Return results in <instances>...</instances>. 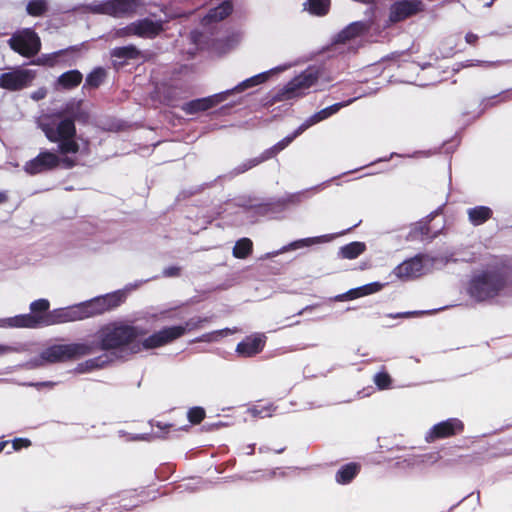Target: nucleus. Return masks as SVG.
I'll list each match as a JSON object with an SVG mask.
<instances>
[{"instance_id": "1", "label": "nucleus", "mask_w": 512, "mask_h": 512, "mask_svg": "<svg viewBox=\"0 0 512 512\" xmlns=\"http://www.w3.org/2000/svg\"><path fill=\"white\" fill-rule=\"evenodd\" d=\"M145 333L140 327L115 321L101 327L96 334L97 341L90 344L94 345L95 352L98 350L129 351L131 354H137L148 350L144 347V339L141 342L137 341Z\"/></svg>"}, {"instance_id": "2", "label": "nucleus", "mask_w": 512, "mask_h": 512, "mask_svg": "<svg viewBox=\"0 0 512 512\" xmlns=\"http://www.w3.org/2000/svg\"><path fill=\"white\" fill-rule=\"evenodd\" d=\"M511 281L512 266L505 261L496 262L471 279L468 292L477 301H485L498 296Z\"/></svg>"}, {"instance_id": "3", "label": "nucleus", "mask_w": 512, "mask_h": 512, "mask_svg": "<svg viewBox=\"0 0 512 512\" xmlns=\"http://www.w3.org/2000/svg\"><path fill=\"white\" fill-rule=\"evenodd\" d=\"M50 302L47 299H38L30 304L31 313L21 314L3 320V325L15 328H37L51 326Z\"/></svg>"}, {"instance_id": "4", "label": "nucleus", "mask_w": 512, "mask_h": 512, "mask_svg": "<svg viewBox=\"0 0 512 512\" xmlns=\"http://www.w3.org/2000/svg\"><path fill=\"white\" fill-rule=\"evenodd\" d=\"M209 318L196 317L185 322L184 325L167 326L161 330L154 332L150 336L144 338V347L147 349H156L168 345L175 340L181 338L187 331H192L202 327L204 322H208Z\"/></svg>"}, {"instance_id": "5", "label": "nucleus", "mask_w": 512, "mask_h": 512, "mask_svg": "<svg viewBox=\"0 0 512 512\" xmlns=\"http://www.w3.org/2000/svg\"><path fill=\"white\" fill-rule=\"evenodd\" d=\"M95 352L93 344L71 343L57 344L45 349L41 357L49 363L67 362Z\"/></svg>"}, {"instance_id": "6", "label": "nucleus", "mask_w": 512, "mask_h": 512, "mask_svg": "<svg viewBox=\"0 0 512 512\" xmlns=\"http://www.w3.org/2000/svg\"><path fill=\"white\" fill-rule=\"evenodd\" d=\"M319 80V71L314 68H307L299 75L290 80L278 95L279 100H290L306 95L307 90L314 86Z\"/></svg>"}, {"instance_id": "7", "label": "nucleus", "mask_w": 512, "mask_h": 512, "mask_svg": "<svg viewBox=\"0 0 512 512\" xmlns=\"http://www.w3.org/2000/svg\"><path fill=\"white\" fill-rule=\"evenodd\" d=\"M9 47L19 55L32 58L41 50V39L31 28L14 33L8 40Z\"/></svg>"}, {"instance_id": "8", "label": "nucleus", "mask_w": 512, "mask_h": 512, "mask_svg": "<svg viewBox=\"0 0 512 512\" xmlns=\"http://www.w3.org/2000/svg\"><path fill=\"white\" fill-rule=\"evenodd\" d=\"M139 6L140 0H106L90 7V11L114 18H124L133 16Z\"/></svg>"}, {"instance_id": "9", "label": "nucleus", "mask_w": 512, "mask_h": 512, "mask_svg": "<svg viewBox=\"0 0 512 512\" xmlns=\"http://www.w3.org/2000/svg\"><path fill=\"white\" fill-rule=\"evenodd\" d=\"M124 300L125 295L123 293L113 292L82 302L85 319L113 310L119 307Z\"/></svg>"}, {"instance_id": "10", "label": "nucleus", "mask_w": 512, "mask_h": 512, "mask_svg": "<svg viewBox=\"0 0 512 512\" xmlns=\"http://www.w3.org/2000/svg\"><path fill=\"white\" fill-rule=\"evenodd\" d=\"M35 77V71L16 67L0 75V88L8 91H20L31 86Z\"/></svg>"}, {"instance_id": "11", "label": "nucleus", "mask_w": 512, "mask_h": 512, "mask_svg": "<svg viewBox=\"0 0 512 512\" xmlns=\"http://www.w3.org/2000/svg\"><path fill=\"white\" fill-rule=\"evenodd\" d=\"M465 425L462 420L458 418H448L433 425L425 435L427 443H432L437 440L451 438L460 435L464 432Z\"/></svg>"}, {"instance_id": "12", "label": "nucleus", "mask_w": 512, "mask_h": 512, "mask_svg": "<svg viewBox=\"0 0 512 512\" xmlns=\"http://www.w3.org/2000/svg\"><path fill=\"white\" fill-rule=\"evenodd\" d=\"M61 159L58 155L48 150L41 151L35 158L27 161L24 171L29 175H37L51 171L59 167Z\"/></svg>"}, {"instance_id": "13", "label": "nucleus", "mask_w": 512, "mask_h": 512, "mask_svg": "<svg viewBox=\"0 0 512 512\" xmlns=\"http://www.w3.org/2000/svg\"><path fill=\"white\" fill-rule=\"evenodd\" d=\"M425 9V4L422 0H401L396 1L390 7L389 21L398 23L404 21Z\"/></svg>"}, {"instance_id": "14", "label": "nucleus", "mask_w": 512, "mask_h": 512, "mask_svg": "<svg viewBox=\"0 0 512 512\" xmlns=\"http://www.w3.org/2000/svg\"><path fill=\"white\" fill-rule=\"evenodd\" d=\"M79 113H73L71 117L62 119L56 127L44 126L43 131L47 139L51 142H58L64 138H75L76 126L75 120H79Z\"/></svg>"}, {"instance_id": "15", "label": "nucleus", "mask_w": 512, "mask_h": 512, "mask_svg": "<svg viewBox=\"0 0 512 512\" xmlns=\"http://www.w3.org/2000/svg\"><path fill=\"white\" fill-rule=\"evenodd\" d=\"M230 95L229 91L214 94L209 97L194 99L184 103L181 110L187 115H193L199 112H205L219 103L225 101L227 96Z\"/></svg>"}, {"instance_id": "16", "label": "nucleus", "mask_w": 512, "mask_h": 512, "mask_svg": "<svg viewBox=\"0 0 512 512\" xmlns=\"http://www.w3.org/2000/svg\"><path fill=\"white\" fill-rule=\"evenodd\" d=\"M424 256L418 254L397 265L393 274L400 280H409L422 275L424 269Z\"/></svg>"}, {"instance_id": "17", "label": "nucleus", "mask_w": 512, "mask_h": 512, "mask_svg": "<svg viewBox=\"0 0 512 512\" xmlns=\"http://www.w3.org/2000/svg\"><path fill=\"white\" fill-rule=\"evenodd\" d=\"M265 343L266 337L264 335L247 336L237 344L236 352L241 357H253L263 351Z\"/></svg>"}, {"instance_id": "18", "label": "nucleus", "mask_w": 512, "mask_h": 512, "mask_svg": "<svg viewBox=\"0 0 512 512\" xmlns=\"http://www.w3.org/2000/svg\"><path fill=\"white\" fill-rule=\"evenodd\" d=\"M51 325L74 322L85 319L82 304H76L65 308H58L51 311Z\"/></svg>"}, {"instance_id": "19", "label": "nucleus", "mask_w": 512, "mask_h": 512, "mask_svg": "<svg viewBox=\"0 0 512 512\" xmlns=\"http://www.w3.org/2000/svg\"><path fill=\"white\" fill-rule=\"evenodd\" d=\"M134 35L142 38H155L163 31L161 21H153L149 18L138 20L129 27Z\"/></svg>"}, {"instance_id": "20", "label": "nucleus", "mask_w": 512, "mask_h": 512, "mask_svg": "<svg viewBox=\"0 0 512 512\" xmlns=\"http://www.w3.org/2000/svg\"><path fill=\"white\" fill-rule=\"evenodd\" d=\"M432 221V218L430 219H422L418 222H416L410 229L409 234L407 236L408 240L416 241V240H432L436 238L440 230L433 231L430 226V222Z\"/></svg>"}, {"instance_id": "21", "label": "nucleus", "mask_w": 512, "mask_h": 512, "mask_svg": "<svg viewBox=\"0 0 512 512\" xmlns=\"http://www.w3.org/2000/svg\"><path fill=\"white\" fill-rule=\"evenodd\" d=\"M351 103V100L347 102L335 103L329 107H326L312 116H310L299 128H303V131L309 128L310 126L317 124L320 121H323L330 116L336 114L342 107Z\"/></svg>"}, {"instance_id": "22", "label": "nucleus", "mask_w": 512, "mask_h": 512, "mask_svg": "<svg viewBox=\"0 0 512 512\" xmlns=\"http://www.w3.org/2000/svg\"><path fill=\"white\" fill-rule=\"evenodd\" d=\"M233 12V4L226 0L208 11L204 17L206 23L219 22L226 19Z\"/></svg>"}, {"instance_id": "23", "label": "nucleus", "mask_w": 512, "mask_h": 512, "mask_svg": "<svg viewBox=\"0 0 512 512\" xmlns=\"http://www.w3.org/2000/svg\"><path fill=\"white\" fill-rule=\"evenodd\" d=\"M467 215L473 226H480L492 218L493 211L488 206H475L467 210Z\"/></svg>"}, {"instance_id": "24", "label": "nucleus", "mask_w": 512, "mask_h": 512, "mask_svg": "<svg viewBox=\"0 0 512 512\" xmlns=\"http://www.w3.org/2000/svg\"><path fill=\"white\" fill-rule=\"evenodd\" d=\"M303 132V128H299L295 130V132L289 136H286L279 142H277L272 147L266 149L263 151L260 155L262 156V159L265 161L275 157L278 153H280L282 150H284L297 136H299Z\"/></svg>"}, {"instance_id": "25", "label": "nucleus", "mask_w": 512, "mask_h": 512, "mask_svg": "<svg viewBox=\"0 0 512 512\" xmlns=\"http://www.w3.org/2000/svg\"><path fill=\"white\" fill-rule=\"evenodd\" d=\"M360 470V464L356 462L347 463L336 472L335 480L342 485L348 484L359 474Z\"/></svg>"}, {"instance_id": "26", "label": "nucleus", "mask_w": 512, "mask_h": 512, "mask_svg": "<svg viewBox=\"0 0 512 512\" xmlns=\"http://www.w3.org/2000/svg\"><path fill=\"white\" fill-rule=\"evenodd\" d=\"M83 75L79 70H69L61 74L57 79V84L65 90H71L81 84Z\"/></svg>"}, {"instance_id": "27", "label": "nucleus", "mask_w": 512, "mask_h": 512, "mask_svg": "<svg viewBox=\"0 0 512 512\" xmlns=\"http://www.w3.org/2000/svg\"><path fill=\"white\" fill-rule=\"evenodd\" d=\"M111 56L117 59L135 60L141 56V52L134 45H128L114 48Z\"/></svg>"}, {"instance_id": "28", "label": "nucleus", "mask_w": 512, "mask_h": 512, "mask_svg": "<svg viewBox=\"0 0 512 512\" xmlns=\"http://www.w3.org/2000/svg\"><path fill=\"white\" fill-rule=\"evenodd\" d=\"M366 250L363 242H351L340 248V255L345 259H355Z\"/></svg>"}, {"instance_id": "29", "label": "nucleus", "mask_w": 512, "mask_h": 512, "mask_svg": "<svg viewBox=\"0 0 512 512\" xmlns=\"http://www.w3.org/2000/svg\"><path fill=\"white\" fill-rule=\"evenodd\" d=\"M253 251V242L249 238L239 239L233 247V256L238 259L247 258Z\"/></svg>"}, {"instance_id": "30", "label": "nucleus", "mask_w": 512, "mask_h": 512, "mask_svg": "<svg viewBox=\"0 0 512 512\" xmlns=\"http://www.w3.org/2000/svg\"><path fill=\"white\" fill-rule=\"evenodd\" d=\"M79 48L77 46H70L67 49H62L57 52H54L52 54L43 55L42 57L38 58L37 60L33 61V64L36 65H46L49 67H53L56 64V58L60 55H64L68 52H77Z\"/></svg>"}, {"instance_id": "31", "label": "nucleus", "mask_w": 512, "mask_h": 512, "mask_svg": "<svg viewBox=\"0 0 512 512\" xmlns=\"http://www.w3.org/2000/svg\"><path fill=\"white\" fill-rule=\"evenodd\" d=\"M28 15L33 17H41L48 11L47 0H30L26 5Z\"/></svg>"}, {"instance_id": "32", "label": "nucleus", "mask_w": 512, "mask_h": 512, "mask_svg": "<svg viewBox=\"0 0 512 512\" xmlns=\"http://www.w3.org/2000/svg\"><path fill=\"white\" fill-rule=\"evenodd\" d=\"M105 76V70L102 67H97L87 75L85 86L98 88L104 81Z\"/></svg>"}, {"instance_id": "33", "label": "nucleus", "mask_w": 512, "mask_h": 512, "mask_svg": "<svg viewBox=\"0 0 512 512\" xmlns=\"http://www.w3.org/2000/svg\"><path fill=\"white\" fill-rule=\"evenodd\" d=\"M308 10L317 16H324L328 13L330 0H308Z\"/></svg>"}, {"instance_id": "34", "label": "nucleus", "mask_w": 512, "mask_h": 512, "mask_svg": "<svg viewBox=\"0 0 512 512\" xmlns=\"http://www.w3.org/2000/svg\"><path fill=\"white\" fill-rule=\"evenodd\" d=\"M58 151L62 155L76 154L79 152L80 146L74 138H64L58 141Z\"/></svg>"}, {"instance_id": "35", "label": "nucleus", "mask_w": 512, "mask_h": 512, "mask_svg": "<svg viewBox=\"0 0 512 512\" xmlns=\"http://www.w3.org/2000/svg\"><path fill=\"white\" fill-rule=\"evenodd\" d=\"M263 162H264V160L262 159V156L259 155L258 157L248 159L245 162L239 164L232 170L231 173L234 176H238V175L243 174V173L247 172L248 170L256 167L257 165H259Z\"/></svg>"}, {"instance_id": "36", "label": "nucleus", "mask_w": 512, "mask_h": 512, "mask_svg": "<svg viewBox=\"0 0 512 512\" xmlns=\"http://www.w3.org/2000/svg\"><path fill=\"white\" fill-rule=\"evenodd\" d=\"M459 464L464 466H473V465H482L484 462V457L481 453H473L467 455H461L458 459Z\"/></svg>"}, {"instance_id": "37", "label": "nucleus", "mask_w": 512, "mask_h": 512, "mask_svg": "<svg viewBox=\"0 0 512 512\" xmlns=\"http://www.w3.org/2000/svg\"><path fill=\"white\" fill-rule=\"evenodd\" d=\"M205 416V410L199 406L190 408L187 413L189 422L194 425L200 424L204 420Z\"/></svg>"}, {"instance_id": "38", "label": "nucleus", "mask_w": 512, "mask_h": 512, "mask_svg": "<svg viewBox=\"0 0 512 512\" xmlns=\"http://www.w3.org/2000/svg\"><path fill=\"white\" fill-rule=\"evenodd\" d=\"M374 383L379 389L384 390L390 388L392 379L387 372H378L374 376Z\"/></svg>"}, {"instance_id": "39", "label": "nucleus", "mask_w": 512, "mask_h": 512, "mask_svg": "<svg viewBox=\"0 0 512 512\" xmlns=\"http://www.w3.org/2000/svg\"><path fill=\"white\" fill-rule=\"evenodd\" d=\"M358 288L360 289V296L363 297L380 291L383 288V284L379 282H373Z\"/></svg>"}, {"instance_id": "40", "label": "nucleus", "mask_w": 512, "mask_h": 512, "mask_svg": "<svg viewBox=\"0 0 512 512\" xmlns=\"http://www.w3.org/2000/svg\"><path fill=\"white\" fill-rule=\"evenodd\" d=\"M359 290L360 289L358 287L351 289L343 294H339V295L335 296L334 300L341 302V301L354 300V299L360 298L361 296H360Z\"/></svg>"}, {"instance_id": "41", "label": "nucleus", "mask_w": 512, "mask_h": 512, "mask_svg": "<svg viewBox=\"0 0 512 512\" xmlns=\"http://www.w3.org/2000/svg\"><path fill=\"white\" fill-rule=\"evenodd\" d=\"M104 363H105V361L102 360V357H96V358H92V359L87 360L83 364H80V367L85 365L86 368L82 369V371H90V370H93V369L102 368L104 366Z\"/></svg>"}, {"instance_id": "42", "label": "nucleus", "mask_w": 512, "mask_h": 512, "mask_svg": "<svg viewBox=\"0 0 512 512\" xmlns=\"http://www.w3.org/2000/svg\"><path fill=\"white\" fill-rule=\"evenodd\" d=\"M231 333V330L226 328L219 331H214L212 333L205 334L201 337L200 340L202 341H215L218 340L219 337L226 336Z\"/></svg>"}, {"instance_id": "43", "label": "nucleus", "mask_w": 512, "mask_h": 512, "mask_svg": "<svg viewBox=\"0 0 512 512\" xmlns=\"http://www.w3.org/2000/svg\"><path fill=\"white\" fill-rule=\"evenodd\" d=\"M254 86H257V82L254 79V77H250V78L244 80L243 82H241L240 84H238L233 90H228V91L230 92V94L232 92H243L244 90L254 87Z\"/></svg>"}, {"instance_id": "44", "label": "nucleus", "mask_w": 512, "mask_h": 512, "mask_svg": "<svg viewBox=\"0 0 512 512\" xmlns=\"http://www.w3.org/2000/svg\"><path fill=\"white\" fill-rule=\"evenodd\" d=\"M12 446L15 451H18L22 448H28L31 446V441L27 438H15L12 441Z\"/></svg>"}, {"instance_id": "45", "label": "nucleus", "mask_w": 512, "mask_h": 512, "mask_svg": "<svg viewBox=\"0 0 512 512\" xmlns=\"http://www.w3.org/2000/svg\"><path fill=\"white\" fill-rule=\"evenodd\" d=\"M164 277H178L181 274V268L178 266H170L163 270Z\"/></svg>"}, {"instance_id": "46", "label": "nucleus", "mask_w": 512, "mask_h": 512, "mask_svg": "<svg viewBox=\"0 0 512 512\" xmlns=\"http://www.w3.org/2000/svg\"><path fill=\"white\" fill-rule=\"evenodd\" d=\"M356 28H357V25L354 24V25L349 26L344 31H342L343 38L344 39H350V38L356 36L357 35Z\"/></svg>"}, {"instance_id": "47", "label": "nucleus", "mask_w": 512, "mask_h": 512, "mask_svg": "<svg viewBox=\"0 0 512 512\" xmlns=\"http://www.w3.org/2000/svg\"><path fill=\"white\" fill-rule=\"evenodd\" d=\"M478 35L472 33V32H468L466 35H465V41L470 44V45H473L475 46L478 42Z\"/></svg>"}, {"instance_id": "48", "label": "nucleus", "mask_w": 512, "mask_h": 512, "mask_svg": "<svg viewBox=\"0 0 512 512\" xmlns=\"http://www.w3.org/2000/svg\"><path fill=\"white\" fill-rule=\"evenodd\" d=\"M253 77H254V79L256 80L257 85H259V84H262V83H264L265 81H267V79H268V73H267V72L260 73V74H258V75L253 76Z\"/></svg>"}, {"instance_id": "49", "label": "nucleus", "mask_w": 512, "mask_h": 512, "mask_svg": "<svg viewBox=\"0 0 512 512\" xmlns=\"http://www.w3.org/2000/svg\"><path fill=\"white\" fill-rule=\"evenodd\" d=\"M61 162L64 164L66 168H72L76 165L75 161L68 157L61 159Z\"/></svg>"}, {"instance_id": "50", "label": "nucleus", "mask_w": 512, "mask_h": 512, "mask_svg": "<svg viewBox=\"0 0 512 512\" xmlns=\"http://www.w3.org/2000/svg\"><path fill=\"white\" fill-rule=\"evenodd\" d=\"M11 351H12V348L10 346L0 344V356L4 355L6 353H9Z\"/></svg>"}, {"instance_id": "51", "label": "nucleus", "mask_w": 512, "mask_h": 512, "mask_svg": "<svg viewBox=\"0 0 512 512\" xmlns=\"http://www.w3.org/2000/svg\"><path fill=\"white\" fill-rule=\"evenodd\" d=\"M8 201V195L6 192L1 191L0 192V204H3Z\"/></svg>"}, {"instance_id": "52", "label": "nucleus", "mask_w": 512, "mask_h": 512, "mask_svg": "<svg viewBox=\"0 0 512 512\" xmlns=\"http://www.w3.org/2000/svg\"><path fill=\"white\" fill-rule=\"evenodd\" d=\"M361 223V220L358 221L357 223H355L354 225H352L351 227H349L348 229H346L344 232H342L341 234H344L345 232H349L351 231L353 228L357 227L359 224Z\"/></svg>"}, {"instance_id": "53", "label": "nucleus", "mask_w": 512, "mask_h": 512, "mask_svg": "<svg viewBox=\"0 0 512 512\" xmlns=\"http://www.w3.org/2000/svg\"><path fill=\"white\" fill-rule=\"evenodd\" d=\"M7 445L6 441L0 442V453L3 451L4 447Z\"/></svg>"}, {"instance_id": "54", "label": "nucleus", "mask_w": 512, "mask_h": 512, "mask_svg": "<svg viewBox=\"0 0 512 512\" xmlns=\"http://www.w3.org/2000/svg\"><path fill=\"white\" fill-rule=\"evenodd\" d=\"M43 385L52 387L54 385V383H52V382H45V383H43Z\"/></svg>"}, {"instance_id": "55", "label": "nucleus", "mask_w": 512, "mask_h": 512, "mask_svg": "<svg viewBox=\"0 0 512 512\" xmlns=\"http://www.w3.org/2000/svg\"><path fill=\"white\" fill-rule=\"evenodd\" d=\"M314 307L313 305H308L304 310H307L308 308Z\"/></svg>"}, {"instance_id": "56", "label": "nucleus", "mask_w": 512, "mask_h": 512, "mask_svg": "<svg viewBox=\"0 0 512 512\" xmlns=\"http://www.w3.org/2000/svg\"><path fill=\"white\" fill-rule=\"evenodd\" d=\"M494 1H495V0H491V1H490V3H489V5H491Z\"/></svg>"}]
</instances>
